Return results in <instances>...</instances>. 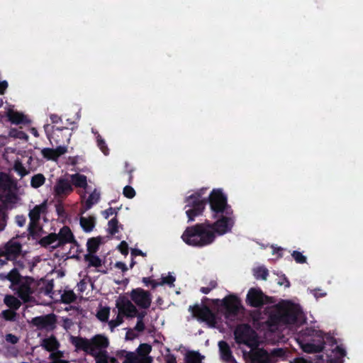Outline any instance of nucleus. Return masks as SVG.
<instances>
[{"mask_svg": "<svg viewBox=\"0 0 363 363\" xmlns=\"http://www.w3.org/2000/svg\"><path fill=\"white\" fill-rule=\"evenodd\" d=\"M272 318L278 323L298 324L303 323V314L298 305L283 301L276 308Z\"/></svg>", "mask_w": 363, "mask_h": 363, "instance_id": "f03ea898", "label": "nucleus"}, {"mask_svg": "<svg viewBox=\"0 0 363 363\" xmlns=\"http://www.w3.org/2000/svg\"><path fill=\"white\" fill-rule=\"evenodd\" d=\"M234 220L230 217H222L218 220L212 226V231L218 235H222L230 231L233 226Z\"/></svg>", "mask_w": 363, "mask_h": 363, "instance_id": "a211bd4d", "label": "nucleus"}, {"mask_svg": "<svg viewBox=\"0 0 363 363\" xmlns=\"http://www.w3.org/2000/svg\"><path fill=\"white\" fill-rule=\"evenodd\" d=\"M21 251V245L16 241L9 242L4 252V255L6 259H11L14 258Z\"/></svg>", "mask_w": 363, "mask_h": 363, "instance_id": "5701e85b", "label": "nucleus"}, {"mask_svg": "<svg viewBox=\"0 0 363 363\" xmlns=\"http://www.w3.org/2000/svg\"><path fill=\"white\" fill-rule=\"evenodd\" d=\"M108 230L111 235L118 232V222L116 219H112L108 222Z\"/></svg>", "mask_w": 363, "mask_h": 363, "instance_id": "09e8293b", "label": "nucleus"}, {"mask_svg": "<svg viewBox=\"0 0 363 363\" xmlns=\"http://www.w3.org/2000/svg\"><path fill=\"white\" fill-rule=\"evenodd\" d=\"M346 355V351L340 346H336L332 353L328 355L330 361L333 363H340L342 359Z\"/></svg>", "mask_w": 363, "mask_h": 363, "instance_id": "bb28decb", "label": "nucleus"}, {"mask_svg": "<svg viewBox=\"0 0 363 363\" xmlns=\"http://www.w3.org/2000/svg\"><path fill=\"white\" fill-rule=\"evenodd\" d=\"M203 356L196 352H189L186 354V363H201Z\"/></svg>", "mask_w": 363, "mask_h": 363, "instance_id": "2f4dec72", "label": "nucleus"}, {"mask_svg": "<svg viewBox=\"0 0 363 363\" xmlns=\"http://www.w3.org/2000/svg\"><path fill=\"white\" fill-rule=\"evenodd\" d=\"M115 213V210L113 208H109L103 212V215L106 218H108L111 216Z\"/></svg>", "mask_w": 363, "mask_h": 363, "instance_id": "680f3d73", "label": "nucleus"}, {"mask_svg": "<svg viewBox=\"0 0 363 363\" xmlns=\"http://www.w3.org/2000/svg\"><path fill=\"white\" fill-rule=\"evenodd\" d=\"M211 210L215 212H223L226 206V197L219 189H214L209 196Z\"/></svg>", "mask_w": 363, "mask_h": 363, "instance_id": "dca6fc26", "label": "nucleus"}, {"mask_svg": "<svg viewBox=\"0 0 363 363\" xmlns=\"http://www.w3.org/2000/svg\"><path fill=\"white\" fill-rule=\"evenodd\" d=\"M85 259L88 262L89 265L99 267L101 264L100 259L98 257L94 255V254L89 253L85 256Z\"/></svg>", "mask_w": 363, "mask_h": 363, "instance_id": "a18cd8bd", "label": "nucleus"}, {"mask_svg": "<svg viewBox=\"0 0 363 363\" xmlns=\"http://www.w3.org/2000/svg\"><path fill=\"white\" fill-rule=\"evenodd\" d=\"M278 284L281 286L284 285L285 287L288 288L290 286V283L288 279L284 277L281 280L278 281Z\"/></svg>", "mask_w": 363, "mask_h": 363, "instance_id": "69168bd1", "label": "nucleus"}, {"mask_svg": "<svg viewBox=\"0 0 363 363\" xmlns=\"http://www.w3.org/2000/svg\"><path fill=\"white\" fill-rule=\"evenodd\" d=\"M100 199V192L97 189H94L86 200L87 208H89L93 204L97 203Z\"/></svg>", "mask_w": 363, "mask_h": 363, "instance_id": "72a5a7b5", "label": "nucleus"}, {"mask_svg": "<svg viewBox=\"0 0 363 363\" xmlns=\"http://www.w3.org/2000/svg\"><path fill=\"white\" fill-rule=\"evenodd\" d=\"M134 330H137L138 332H143L145 330L144 322L141 320H138L134 328Z\"/></svg>", "mask_w": 363, "mask_h": 363, "instance_id": "bf43d9fd", "label": "nucleus"}, {"mask_svg": "<svg viewBox=\"0 0 363 363\" xmlns=\"http://www.w3.org/2000/svg\"><path fill=\"white\" fill-rule=\"evenodd\" d=\"M97 142H98V145H99V148L104 152V154L106 155H108V149L107 146L106 145L104 140H102L100 137H98Z\"/></svg>", "mask_w": 363, "mask_h": 363, "instance_id": "864d4df0", "label": "nucleus"}, {"mask_svg": "<svg viewBox=\"0 0 363 363\" xmlns=\"http://www.w3.org/2000/svg\"><path fill=\"white\" fill-rule=\"evenodd\" d=\"M101 243V239L99 238H94L89 239L87 242V249L89 253L94 254L98 250Z\"/></svg>", "mask_w": 363, "mask_h": 363, "instance_id": "c9c22d12", "label": "nucleus"}, {"mask_svg": "<svg viewBox=\"0 0 363 363\" xmlns=\"http://www.w3.org/2000/svg\"><path fill=\"white\" fill-rule=\"evenodd\" d=\"M202 191L196 192L186 199V213L189 220H193L195 216L200 215L204 210L206 199L201 196Z\"/></svg>", "mask_w": 363, "mask_h": 363, "instance_id": "0eeeda50", "label": "nucleus"}, {"mask_svg": "<svg viewBox=\"0 0 363 363\" xmlns=\"http://www.w3.org/2000/svg\"><path fill=\"white\" fill-rule=\"evenodd\" d=\"M40 286V290L43 286H45V294L50 295L52 289V284L49 282H46L44 280H40L37 282L33 279L30 277H26L22 279L20 283L13 288V290L16 291L19 297L24 301L27 302L30 301V295L33 293L36 286Z\"/></svg>", "mask_w": 363, "mask_h": 363, "instance_id": "20e7f679", "label": "nucleus"}, {"mask_svg": "<svg viewBox=\"0 0 363 363\" xmlns=\"http://www.w3.org/2000/svg\"><path fill=\"white\" fill-rule=\"evenodd\" d=\"M292 256L298 263H304L306 260V257L303 256L300 252L294 251L292 254Z\"/></svg>", "mask_w": 363, "mask_h": 363, "instance_id": "603ef678", "label": "nucleus"}, {"mask_svg": "<svg viewBox=\"0 0 363 363\" xmlns=\"http://www.w3.org/2000/svg\"><path fill=\"white\" fill-rule=\"evenodd\" d=\"M80 224L82 228L86 231L90 232L94 228V220L91 218H81Z\"/></svg>", "mask_w": 363, "mask_h": 363, "instance_id": "79ce46f5", "label": "nucleus"}, {"mask_svg": "<svg viewBox=\"0 0 363 363\" xmlns=\"http://www.w3.org/2000/svg\"><path fill=\"white\" fill-rule=\"evenodd\" d=\"M218 347L220 357L223 361H225L227 363H237L236 360L232 355V352L228 345L225 342H219Z\"/></svg>", "mask_w": 363, "mask_h": 363, "instance_id": "4be33fe9", "label": "nucleus"}, {"mask_svg": "<svg viewBox=\"0 0 363 363\" xmlns=\"http://www.w3.org/2000/svg\"><path fill=\"white\" fill-rule=\"evenodd\" d=\"M118 249L123 255H127L128 252V244L125 241L121 242L118 245Z\"/></svg>", "mask_w": 363, "mask_h": 363, "instance_id": "6e6d98bb", "label": "nucleus"}, {"mask_svg": "<svg viewBox=\"0 0 363 363\" xmlns=\"http://www.w3.org/2000/svg\"><path fill=\"white\" fill-rule=\"evenodd\" d=\"M8 86V83L6 81L0 82V94H4V91Z\"/></svg>", "mask_w": 363, "mask_h": 363, "instance_id": "0e129e2a", "label": "nucleus"}, {"mask_svg": "<svg viewBox=\"0 0 363 363\" xmlns=\"http://www.w3.org/2000/svg\"><path fill=\"white\" fill-rule=\"evenodd\" d=\"M243 357L247 363H273L269 353L257 346L251 347L249 352H243Z\"/></svg>", "mask_w": 363, "mask_h": 363, "instance_id": "9d476101", "label": "nucleus"}, {"mask_svg": "<svg viewBox=\"0 0 363 363\" xmlns=\"http://www.w3.org/2000/svg\"><path fill=\"white\" fill-rule=\"evenodd\" d=\"M321 290L320 289H315V290H313L311 292L313 293V294L314 295V296L318 298L319 297H322V296H324L326 295V293L325 292H320Z\"/></svg>", "mask_w": 363, "mask_h": 363, "instance_id": "e2e57ef3", "label": "nucleus"}, {"mask_svg": "<svg viewBox=\"0 0 363 363\" xmlns=\"http://www.w3.org/2000/svg\"><path fill=\"white\" fill-rule=\"evenodd\" d=\"M91 355L94 357L96 363H108L109 356L108 352L96 353L94 350H91Z\"/></svg>", "mask_w": 363, "mask_h": 363, "instance_id": "7c9ffc66", "label": "nucleus"}, {"mask_svg": "<svg viewBox=\"0 0 363 363\" xmlns=\"http://www.w3.org/2000/svg\"><path fill=\"white\" fill-rule=\"evenodd\" d=\"M175 281V277L172 274H168L166 276L162 277L161 284H167L170 286L174 285V282Z\"/></svg>", "mask_w": 363, "mask_h": 363, "instance_id": "de8ad7c7", "label": "nucleus"}, {"mask_svg": "<svg viewBox=\"0 0 363 363\" xmlns=\"http://www.w3.org/2000/svg\"><path fill=\"white\" fill-rule=\"evenodd\" d=\"M247 301L252 306H259L264 303V295L258 289H250L247 295Z\"/></svg>", "mask_w": 363, "mask_h": 363, "instance_id": "aec40b11", "label": "nucleus"}, {"mask_svg": "<svg viewBox=\"0 0 363 363\" xmlns=\"http://www.w3.org/2000/svg\"><path fill=\"white\" fill-rule=\"evenodd\" d=\"M131 301L141 308H147L152 302L151 294L143 289H133L130 293Z\"/></svg>", "mask_w": 363, "mask_h": 363, "instance_id": "ddd939ff", "label": "nucleus"}, {"mask_svg": "<svg viewBox=\"0 0 363 363\" xmlns=\"http://www.w3.org/2000/svg\"><path fill=\"white\" fill-rule=\"evenodd\" d=\"M9 135L12 137L18 138L20 139L28 140V135L25 133L16 130H11Z\"/></svg>", "mask_w": 363, "mask_h": 363, "instance_id": "8fccbe9b", "label": "nucleus"}, {"mask_svg": "<svg viewBox=\"0 0 363 363\" xmlns=\"http://www.w3.org/2000/svg\"><path fill=\"white\" fill-rule=\"evenodd\" d=\"M4 277L9 279L11 282V289L16 287L20 281L23 279L21 278L16 269H12L8 274L5 275Z\"/></svg>", "mask_w": 363, "mask_h": 363, "instance_id": "c85d7f7f", "label": "nucleus"}, {"mask_svg": "<svg viewBox=\"0 0 363 363\" xmlns=\"http://www.w3.org/2000/svg\"><path fill=\"white\" fill-rule=\"evenodd\" d=\"M119 358H123L122 363H147V358L139 357L136 352H128L125 350H120L117 352Z\"/></svg>", "mask_w": 363, "mask_h": 363, "instance_id": "6ab92c4d", "label": "nucleus"}, {"mask_svg": "<svg viewBox=\"0 0 363 363\" xmlns=\"http://www.w3.org/2000/svg\"><path fill=\"white\" fill-rule=\"evenodd\" d=\"M269 355L273 360V363L277 362L279 359H282L285 356V351L281 348L273 350Z\"/></svg>", "mask_w": 363, "mask_h": 363, "instance_id": "c03bdc74", "label": "nucleus"}, {"mask_svg": "<svg viewBox=\"0 0 363 363\" xmlns=\"http://www.w3.org/2000/svg\"><path fill=\"white\" fill-rule=\"evenodd\" d=\"M131 255L133 256H137V255L145 256V253H143L141 250H137V249H133L131 250Z\"/></svg>", "mask_w": 363, "mask_h": 363, "instance_id": "338daca9", "label": "nucleus"}, {"mask_svg": "<svg viewBox=\"0 0 363 363\" xmlns=\"http://www.w3.org/2000/svg\"><path fill=\"white\" fill-rule=\"evenodd\" d=\"M31 323L38 329L52 330L55 328V315L49 314L46 315L35 317L33 318Z\"/></svg>", "mask_w": 363, "mask_h": 363, "instance_id": "f3484780", "label": "nucleus"}, {"mask_svg": "<svg viewBox=\"0 0 363 363\" xmlns=\"http://www.w3.org/2000/svg\"><path fill=\"white\" fill-rule=\"evenodd\" d=\"M45 177L42 174H37L32 177L30 180V185L32 187L36 189L44 184Z\"/></svg>", "mask_w": 363, "mask_h": 363, "instance_id": "473e14b6", "label": "nucleus"}, {"mask_svg": "<svg viewBox=\"0 0 363 363\" xmlns=\"http://www.w3.org/2000/svg\"><path fill=\"white\" fill-rule=\"evenodd\" d=\"M40 345L47 351L55 352L60 347V342L54 336H50L42 340Z\"/></svg>", "mask_w": 363, "mask_h": 363, "instance_id": "b1692460", "label": "nucleus"}, {"mask_svg": "<svg viewBox=\"0 0 363 363\" xmlns=\"http://www.w3.org/2000/svg\"><path fill=\"white\" fill-rule=\"evenodd\" d=\"M311 339L308 342H299V345L305 352L315 353L320 352L325 345L324 335L319 330H313L310 335Z\"/></svg>", "mask_w": 363, "mask_h": 363, "instance_id": "1a4fd4ad", "label": "nucleus"}, {"mask_svg": "<svg viewBox=\"0 0 363 363\" xmlns=\"http://www.w3.org/2000/svg\"><path fill=\"white\" fill-rule=\"evenodd\" d=\"M137 337V335L135 334L134 331L133 329H128L127 333H126V335H125V339L127 340H133L134 338H135Z\"/></svg>", "mask_w": 363, "mask_h": 363, "instance_id": "052dcab7", "label": "nucleus"}, {"mask_svg": "<svg viewBox=\"0 0 363 363\" xmlns=\"http://www.w3.org/2000/svg\"><path fill=\"white\" fill-rule=\"evenodd\" d=\"M63 357L64 352L57 350L50 353L49 358L52 360L51 363H69L68 361L62 359Z\"/></svg>", "mask_w": 363, "mask_h": 363, "instance_id": "e433bc0d", "label": "nucleus"}, {"mask_svg": "<svg viewBox=\"0 0 363 363\" xmlns=\"http://www.w3.org/2000/svg\"><path fill=\"white\" fill-rule=\"evenodd\" d=\"M123 194L125 197L128 199H132L135 196V191L131 186H126L123 189Z\"/></svg>", "mask_w": 363, "mask_h": 363, "instance_id": "3c124183", "label": "nucleus"}, {"mask_svg": "<svg viewBox=\"0 0 363 363\" xmlns=\"http://www.w3.org/2000/svg\"><path fill=\"white\" fill-rule=\"evenodd\" d=\"M7 116L13 123L18 124L23 121V115L18 112L9 111Z\"/></svg>", "mask_w": 363, "mask_h": 363, "instance_id": "58836bf2", "label": "nucleus"}, {"mask_svg": "<svg viewBox=\"0 0 363 363\" xmlns=\"http://www.w3.org/2000/svg\"><path fill=\"white\" fill-rule=\"evenodd\" d=\"M193 315L199 320L206 323L209 326L214 327L217 323L216 318L213 313L205 306L190 307Z\"/></svg>", "mask_w": 363, "mask_h": 363, "instance_id": "4468645a", "label": "nucleus"}, {"mask_svg": "<svg viewBox=\"0 0 363 363\" xmlns=\"http://www.w3.org/2000/svg\"><path fill=\"white\" fill-rule=\"evenodd\" d=\"M216 304L223 308L227 318H230L231 315H235L241 308L240 300L233 295L223 298L222 301L216 300Z\"/></svg>", "mask_w": 363, "mask_h": 363, "instance_id": "f8f14e48", "label": "nucleus"}, {"mask_svg": "<svg viewBox=\"0 0 363 363\" xmlns=\"http://www.w3.org/2000/svg\"><path fill=\"white\" fill-rule=\"evenodd\" d=\"M188 245L203 246L211 244L216 238L212 226L208 223H202L188 228L182 236Z\"/></svg>", "mask_w": 363, "mask_h": 363, "instance_id": "f257e3e1", "label": "nucleus"}, {"mask_svg": "<svg viewBox=\"0 0 363 363\" xmlns=\"http://www.w3.org/2000/svg\"><path fill=\"white\" fill-rule=\"evenodd\" d=\"M30 233L35 238H38L42 235V228L39 225L38 222L30 223Z\"/></svg>", "mask_w": 363, "mask_h": 363, "instance_id": "4c0bfd02", "label": "nucleus"}, {"mask_svg": "<svg viewBox=\"0 0 363 363\" xmlns=\"http://www.w3.org/2000/svg\"><path fill=\"white\" fill-rule=\"evenodd\" d=\"M73 235L68 227H63L58 234L50 233L40 240V244L45 247L56 248L66 243L71 242Z\"/></svg>", "mask_w": 363, "mask_h": 363, "instance_id": "39448f33", "label": "nucleus"}, {"mask_svg": "<svg viewBox=\"0 0 363 363\" xmlns=\"http://www.w3.org/2000/svg\"><path fill=\"white\" fill-rule=\"evenodd\" d=\"M268 275V272L266 268L260 267L254 269V276L256 279L266 280Z\"/></svg>", "mask_w": 363, "mask_h": 363, "instance_id": "49530a36", "label": "nucleus"}, {"mask_svg": "<svg viewBox=\"0 0 363 363\" xmlns=\"http://www.w3.org/2000/svg\"><path fill=\"white\" fill-rule=\"evenodd\" d=\"M152 350V347L148 344H141L136 350V353L139 357L143 358H147L148 361L147 363H152V358L149 356L150 352Z\"/></svg>", "mask_w": 363, "mask_h": 363, "instance_id": "cd10ccee", "label": "nucleus"}, {"mask_svg": "<svg viewBox=\"0 0 363 363\" xmlns=\"http://www.w3.org/2000/svg\"><path fill=\"white\" fill-rule=\"evenodd\" d=\"M235 337L238 343H243L250 347L257 346L258 340L255 333L247 325L238 326L235 331Z\"/></svg>", "mask_w": 363, "mask_h": 363, "instance_id": "6e6552de", "label": "nucleus"}, {"mask_svg": "<svg viewBox=\"0 0 363 363\" xmlns=\"http://www.w3.org/2000/svg\"><path fill=\"white\" fill-rule=\"evenodd\" d=\"M110 315V308L108 306H100L96 312V318L101 322L108 321Z\"/></svg>", "mask_w": 363, "mask_h": 363, "instance_id": "c756f323", "label": "nucleus"}, {"mask_svg": "<svg viewBox=\"0 0 363 363\" xmlns=\"http://www.w3.org/2000/svg\"><path fill=\"white\" fill-rule=\"evenodd\" d=\"M291 363H310V362L303 358H297V359H295L294 361L291 362Z\"/></svg>", "mask_w": 363, "mask_h": 363, "instance_id": "774afa93", "label": "nucleus"}, {"mask_svg": "<svg viewBox=\"0 0 363 363\" xmlns=\"http://www.w3.org/2000/svg\"><path fill=\"white\" fill-rule=\"evenodd\" d=\"M123 323V316L118 313L115 319H113L108 322V327L111 332H113L114 329L121 325Z\"/></svg>", "mask_w": 363, "mask_h": 363, "instance_id": "37998d69", "label": "nucleus"}, {"mask_svg": "<svg viewBox=\"0 0 363 363\" xmlns=\"http://www.w3.org/2000/svg\"><path fill=\"white\" fill-rule=\"evenodd\" d=\"M14 170L21 177H24L29 174V171L27 170L23 165L22 162L16 159L13 164Z\"/></svg>", "mask_w": 363, "mask_h": 363, "instance_id": "ea45409f", "label": "nucleus"}, {"mask_svg": "<svg viewBox=\"0 0 363 363\" xmlns=\"http://www.w3.org/2000/svg\"><path fill=\"white\" fill-rule=\"evenodd\" d=\"M4 301L6 306L13 309H18L21 306V302L13 296H6Z\"/></svg>", "mask_w": 363, "mask_h": 363, "instance_id": "f704fd0d", "label": "nucleus"}, {"mask_svg": "<svg viewBox=\"0 0 363 363\" xmlns=\"http://www.w3.org/2000/svg\"><path fill=\"white\" fill-rule=\"evenodd\" d=\"M0 199L6 204L17 201L16 184L5 173H0Z\"/></svg>", "mask_w": 363, "mask_h": 363, "instance_id": "423d86ee", "label": "nucleus"}, {"mask_svg": "<svg viewBox=\"0 0 363 363\" xmlns=\"http://www.w3.org/2000/svg\"><path fill=\"white\" fill-rule=\"evenodd\" d=\"M216 286V283L215 281H212L210 284V286L202 287L201 289V291L203 294H208L211 289H214Z\"/></svg>", "mask_w": 363, "mask_h": 363, "instance_id": "13d9d810", "label": "nucleus"}, {"mask_svg": "<svg viewBox=\"0 0 363 363\" xmlns=\"http://www.w3.org/2000/svg\"><path fill=\"white\" fill-rule=\"evenodd\" d=\"M46 211V204L41 203L35 206L29 213L30 222H38L41 215L44 214Z\"/></svg>", "mask_w": 363, "mask_h": 363, "instance_id": "a878e982", "label": "nucleus"}, {"mask_svg": "<svg viewBox=\"0 0 363 363\" xmlns=\"http://www.w3.org/2000/svg\"><path fill=\"white\" fill-rule=\"evenodd\" d=\"M71 183L76 187L86 189L88 186L86 177L81 174H74L70 176Z\"/></svg>", "mask_w": 363, "mask_h": 363, "instance_id": "393cba45", "label": "nucleus"}, {"mask_svg": "<svg viewBox=\"0 0 363 363\" xmlns=\"http://www.w3.org/2000/svg\"><path fill=\"white\" fill-rule=\"evenodd\" d=\"M116 307L118 313L128 318L135 317L138 313L136 306L128 297L123 295L119 296L116 300Z\"/></svg>", "mask_w": 363, "mask_h": 363, "instance_id": "9b49d317", "label": "nucleus"}, {"mask_svg": "<svg viewBox=\"0 0 363 363\" xmlns=\"http://www.w3.org/2000/svg\"><path fill=\"white\" fill-rule=\"evenodd\" d=\"M72 191L73 187L70 180L65 177L58 178L53 186V195L56 198H64Z\"/></svg>", "mask_w": 363, "mask_h": 363, "instance_id": "2eb2a0df", "label": "nucleus"}, {"mask_svg": "<svg viewBox=\"0 0 363 363\" xmlns=\"http://www.w3.org/2000/svg\"><path fill=\"white\" fill-rule=\"evenodd\" d=\"M69 340L76 350H83L89 354L91 350H94L96 353L106 352V348L109 346L108 337L101 334L96 335L90 339L70 336Z\"/></svg>", "mask_w": 363, "mask_h": 363, "instance_id": "7ed1b4c3", "label": "nucleus"}, {"mask_svg": "<svg viewBox=\"0 0 363 363\" xmlns=\"http://www.w3.org/2000/svg\"><path fill=\"white\" fill-rule=\"evenodd\" d=\"M6 340L12 344H16L18 342V338L12 334H8L6 335Z\"/></svg>", "mask_w": 363, "mask_h": 363, "instance_id": "4d7b16f0", "label": "nucleus"}, {"mask_svg": "<svg viewBox=\"0 0 363 363\" xmlns=\"http://www.w3.org/2000/svg\"><path fill=\"white\" fill-rule=\"evenodd\" d=\"M3 318L7 320H11L15 316V313L11 310H6L1 313Z\"/></svg>", "mask_w": 363, "mask_h": 363, "instance_id": "5fc2aeb1", "label": "nucleus"}, {"mask_svg": "<svg viewBox=\"0 0 363 363\" xmlns=\"http://www.w3.org/2000/svg\"><path fill=\"white\" fill-rule=\"evenodd\" d=\"M67 152V146H58L55 149L52 148H43L41 150V154L43 156L48 159L51 160H56L57 158L65 154Z\"/></svg>", "mask_w": 363, "mask_h": 363, "instance_id": "412c9836", "label": "nucleus"}, {"mask_svg": "<svg viewBox=\"0 0 363 363\" xmlns=\"http://www.w3.org/2000/svg\"><path fill=\"white\" fill-rule=\"evenodd\" d=\"M76 299V295L71 290H65L61 295V300L65 303H70Z\"/></svg>", "mask_w": 363, "mask_h": 363, "instance_id": "a19ab883", "label": "nucleus"}]
</instances>
